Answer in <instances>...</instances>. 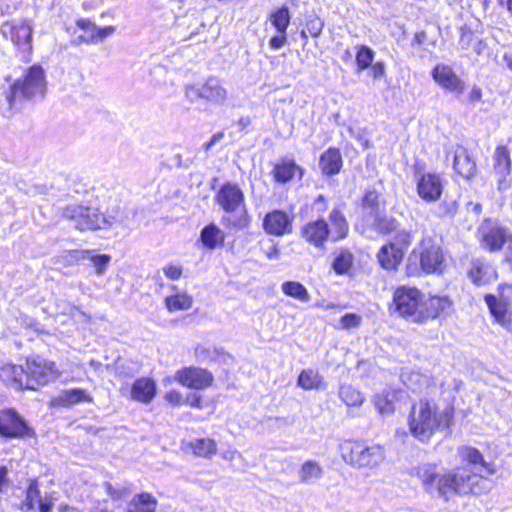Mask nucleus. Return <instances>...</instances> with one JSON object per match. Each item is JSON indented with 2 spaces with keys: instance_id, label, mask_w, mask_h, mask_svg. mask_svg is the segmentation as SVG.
<instances>
[{
  "instance_id": "1",
  "label": "nucleus",
  "mask_w": 512,
  "mask_h": 512,
  "mask_svg": "<svg viewBox=\"0 0 512 512\" xmlns=\"http://www.w3.org/2000/svg\"><path fill=\"white\" fill-rule=\"evenodd\" d=\"M460 457L467 466L450 470L444 474L437 472L431 463L421 464L415 468V474L426 492L437 493L439 498L449 501L453 495L479 493L477 486L486 476L495 473L494 465L484 460L482 454L473 447H461Z\"/></svg>"
},
{
  "instance_id": "2",
  "label": "nucleus",
  "mask_w": 512,
  "mask_h": 512,
  "mask_svg": "<svg viewBox=\"0 0 512 512\" xmlns=\"http://www.w3.org/2000/svg\"><path fill=\"white\" fill-rule=\"evenodd\" d=\"M408 425L414 438L427 443L436 432L450 426V416L447 411H441L435 402L420 399L412 406Z\"/></svg>"
},
{
  "instance_id": "3",
  "label": "nucleus",
  "mask_w": 512,
  "mask_h": 512,
  "mask_svg": "<svg viewBox=\"0 0 512 512\" xmlns=\"http://www.w3.org/2000/svg\"><path fill=\"white\" fill-rule=\"evenodd\" d=\"M216 203L225 211L222 223L229 229L242 230L250 225L245 196L241 188L234 183L224 184L215 195Z\"/></svg>"
},
{
  "instance_id": "4",
  "label": "nucleus",
  "mask_w": 512,
  "mask_h": 512,
  "mask_svg": "<svg viewBox=\"0 0 512 512\" xmlns=\"http://www.w3.org/2000/svg\"><path fill=\"white\" fill-rule=\"evenodd\" d=\"M329 221L332 228L324 219L311 221L304 225L301 230L305 241L316 248L323 249L329 237L336 242L345 238L349 231L347 220L339 209H333L329 214Z\"/></svg>"
},
{
  "instance_id": "5",
  "label": "nucleus",
  "mask_w": 512,
  "mask_h": 512,
  "mask_svg": "<svg viewBox=\"0 0 512 512\" xmlns=\"http://www.w3.org/2000/svg\"><path fill=\"white\" fill-rule=\"evenodd\" d=\"M408 261V275H415L419 270L426 274H432L442 272L445 257L435 239L428 234H423L420 242L412 250Z\"/></svg>"
},
{
  "instance_id": "6",
  "label": "nucleus",
  "mask_w": 512,
  "mask_h": 512,
  "mask_svg": "<svg viewBox=\"0 0 512 512\" xmlns=\"http://www.w3.org/2000/svg\"><path fill=\"white\" fill-rule=\"evenodd\" d=\"M46 85L44 69L40 65L31 66L26 71L23 79L15 81L10 87L9 93L5 96V104L0 106V113L6 117L10 116L17 97L26 99L37 96L43 97Z\"/></svg>"
},
{
  "instance_id": "7",
  "label": "nucleus",
  "mask_w": 512,
  "mask_h": 512,
  "mask_svg": "<svg viewBox=\"0 0 512 512\" xmlns=\"http://www.w3.org/2000/svg\"><path fill=\"white\" fill-rule=\"evenodd\" d=\"M342 459L359 468H374L385 459V449L379 444L366 445L359 441H345L340 446Z\"/></svg>"
},
{
  "instance_id": "8",
  "label": "nucleus",
  "mask_w": 512,
  "mask_h": 512,
  "mask_svg": "<svg viewBox=\"0 0 512 512\" xmlns=\"http://www.w3.org/2000/svg\"><path fill=\"white\" fill-rule=\"evenodd\" d=\"M63 217L80 231L106 229L116 221L115 217L102 215L97 208L71 204L63 209Z\"/></svg>"
},
{
  "instance_id": "9",
  "label": "nucleus",
  "mask_w": 512,
  "mask_h": 512,
  "mask_svg": "<svg viewBox=\"0 0 512 512\" xmlns=\"http://www.w3.org/2000/svg\"><path fill=\"white\" fill-rule=\"evenodd\" d=\"M395 311L414 323H423L424 294L415 287L400 286L393 295Z\"/></svg>"
},
{
  "instance_id": "10",
  "label": "nucleus",
  "mask_w": 512,
  "mask_h": 512,
  "mask_svg": "<svg viewBox=\"0 0 512 512\" xmlns=\"http://www.w3.org/2000/svg\"><path fill=\"white\" fill-rule=\"evenodd\" d=\"M184 95L190 103L205 100L213 105H224L229 93L220 79L210 77L202 85H186Z\"/></svg>"
},
{
  "instance_id": "11",
  "label": "nucleus",
  "mask_w": 512,
  "mask_h": 512,
  "mask_svg": "<svg viewBox=\"0 0 512 512\" xmlns=\"http://www.w3.org/2000/svg\"><path fill=\"white\" fill-rule=\"evenodd\" d=\"M478 236L481 247L490 252L500 251L512 240V235L507 228L489 219L479 226Z\"/></svg>"
},
{
  "instance_id": "12",
  "label": "nucleus",
  "mask_w": 512,
  "mask_h": 512,
  "mask_svg": "<svg viewBox=\"0 0 512 512\" xmlns=\"http://www.w3.org/2000/svg\"><path fill=\"white\" fill-rule=\"evenodd\" d=\"M505 293L512 297V285H505L499 298L487 294L484 300L495 321L502 327L512 330V307Z\"/></svg>"
},
{
  "instance_id": "13",
  "label": "nucleus",
  "mask_w": 512,
  "mask_h": 512,
  "mask_svg": "<svg viewBox=\"0 0 512 512\" xmlns=\"http://www.w3.org/2000/svg\"><path fill=\"white\" fill-rule=\"evenodd\" d=\"M34 435V431L28 426L19 414L12 410L0 411V436L5 438H24Z\"/></svg>"
},
{
  "instance_id": "14",
  "label": "nucleus",
  "mask_w": 512,
  "mask_h": 512,
  "mask_svg": "<svg viewBox=\"0 0 512 512\" xmlns=\"http://www.w3.org/2000/svg\"><path fill=\"white\" fill-rule=\"evenodd\" d=\"M27 378L34 383L35 390L60 376L53 362L39 356L27 360Z\"/></svg>"
},
{
  "instance_id": "15",
  "label": "nucleus",
  "mask_w": 512,
  "mask_h": 512,
  "mask_svg": "<svg viewBox=\"0 0 512 512\" xmlns=\"http://www.w3.org/2000/svg\"><path fill=\"white\" fill-rule=\"evenodd\" d=\"M433 80L447 92L459 97L465 90V82L447 64H437L432 72Z\"/></svg>"
},
{
  "instance_id": "16",
  "label": "nucleus",
  "mask_w": 512,
  "mask_h": 512,
  "mask_svg": "<svg viewBox=\"0 0 512 512\" xmlns=\"http://www.w3.org/2000/svg\"><path fill=\"white\" fill-rule=\"evenodd\" d=\"M175 380L185 387L199 390L211 386L213 375L207 369L190 366L178 370Z\"/></svg>"
},
{
  "instance_id": "17",
  "label": "nucleus",
  "mask_w": 512,
  "mask_h": 512,
  "mask_svg": "<svg viewBox=\"0 0 512 512\" xmlns=\"http://www.w3.org/2000/svg\"><path fill=\"white\" fill-rule=\"evenodd\" d=\"M444 189V181L440 174L424 173L417 181V193L425 202H436Z\"/></svg>"
},
{
  "instance_id": "18",
  "label": "nucleus",
  "mask_w": 512,
  "mask_h": 512,
  "mask_svg": "<svg viewBox=\"0 0 512 512\" xmlns=\"http://www.w3.org/2000/svg\"><path fill=\"white\" fill-rule=\"evenodd\" d=\"M293 218L286 212L274 210L268 213L263 220L264 230L271 235L283 236L292 231Z\"/></svg>"
},
{
  "instance_id": "19",
  "label": "nucleus",
  "mask_w": 512,
  "mask_h": 512,
  "mask_svg": "<svg viewBox=\"0 0 512 512\" xmlns=\"http://www.w3.org/2000/svg\"><path fill=\"white\" fill-rule=\"evenodd\" d=\"M157 387L155 382L146 377L137 379L130 390V399L143 403L149 404L155 397Z\"/></svg>"
},
{
  "instance_id": "20",
  "label": "nucleus",
  "mask_w": 512,
  "mask_h": 512,
  "mask_svg": "<svg viewBox=\"0 0 512 512\" xmlns=\"http://www.w3.org/2000/svg\"><path fill=\"white\" fill-rule=\"evenodd\" d=\"M11 41L19 50L28 54L32 51V27L26 21L10 26Z\"/></svg>"
},
{
  "instance_id": "21",
  "label": "nucleus",
  "mask_w": 512,
  "mask_h": 512,
  "mask_svg": "<svg viewBox=\"0 0 512 512\" xmlns=\"http://www.w3.org/2000/svg\"><path fill=\"white\" fill-rule=\"evenodd\" d=\"M0 378L19 388L35 390L34 383L27 378V370L25 371L21 366L14 364L3 366L0 370Z\"/></svg>"
},
{
  "instance_id": "22",
  "label": "nucleus",
  "mask_w": 512,
  "mask_h": 512,
  "mask_svg": "<svg viewBox=\"0 0 512 512\" xmlns=\"http://www.w3.org/2000/svg\"><path fill=\"white\" fill-rule=\"evenodd\" d=\"M453 167L465 179H471L476 173L475 161L462 146L457 147L455 150Z\"/></svg>"
},
{
  "instance_id": "23",
  "label": "nucleus",
  "mask_w": 512,
  "mask_h": 512,
  "mask_svg": "<svg viewBox=\"0 0 512 512\" xmlns=\"http://www.w3.org/2000/svg\"><path fill=\"white\" fill-rule=\"evenodd\" d=\"M452 302L448 297H430L424 296V305L422 306L423 323L428 319L437 318L441 313L451 308Z\"/></svg>"
},
{
  "instance_id": "24",
  "label": "nucleus",
  "mask_w": 512,
  "mask_h": 512,
  "mask_svg": "<svg viewBox=\"0 0 512 512\" xmlns=\"http://www.w3.org/2000/svg\"><path fill=\"white\" fill-rule=\"evenodd\" d=\"M495 269L488 263L475 260L469 271V277L477 286L486 285L496 279Z\"/></svg>"
},
{
  "instance_id": "25",
  "label": "nucleus",
  "mask_w": 512,
  "mask_h": 512,
  "mask_svg": "<svg viewBox=\"0 0 512 512\" xmlns=\"http://www.w3.org/2000/svg\"><path fill=\"white\" fill-rule=\"evenodd\" d=\"M272 174L276 182L284 184L296 176L301 178L303 169L292 160H283L274 166Z\"/></svg>"
},
{
  "instance_id": "26",
  "label": "nucleus",
  "mask_w": 512,
  "mask_h": 512,
  "mask_svg": "<svg viewBox=\"0 0 512 512\" xmlns=\"http://www.w3.org/2000/svg\"><path fill=\"white\" fill-rule=\"evenodd\" d=\"M92 398L86 393L85 390L74 388L61 391L56 397L51 400V406H71L81 402H91Z\"/></svg>"
},
{
  "instance_id": "27",
  "label": "nucleus",
  "mask_w": 512,
  "mask_h": 512,
  "mask_svg": "<svg viewBox=\"0 0 512 512\" xmlns=\"http://www.w3.org/2000/svg\"><path fill=\"white\" fill-rule=\"evenodd\" d=\"M377 258L381 267L388 271L396 270L403 260L401 250L389 244L381 247Z\"/></svg>"
},
{
  "instance_id": "28",
  "label": "nucleus",
  "mask_w": 512,
  "mask_h": 512,
  "mask_svg": "<svg viewBox=\"0 0 512 512\" xmlns=\"http://www.w3.org/2000/svg\"><path fill=\"white\" fill-rule=\"evenodd\" d=\"M319 166L323 174L331 176L338 174L342 167V157L338 149L329 148L325 151L319 161Z\"/></svg>"
},
{
  "instance_id": "29",
  "label": "nucleus",
  "mask_w": 512,
  "mask_h": 512,
  "mask_svg": "<svg viewBox=\"0 0 512 512\" xmlns=\"http://www.w3.org/2000/svg\"><path fill=\"white\" fill-rule=\"evenodd\" d=\"M200 240L204 247L209 250H214L224 245L225 233L217 225L212 223L202 229Z\"/></svg>"
},
{
  "instance_id": "30",
  "label": "nucleus",
  "mask_w": 512,
  "mask_h": 512,
  "mask_svg": "<svg viewBox=\"0 0 512 512\" xmlns=\"http://www.w3.org/2000/svg\"><path fill=\"white\" fill-rule=\"evenodd\" d=\"M297 385L304 390H321L326 386L323 376L312 368L301 371L297 379Z\"/></svg>"
},
{
  "instance_id": "31",
  "label": "nucleus",
  "mask_w": 512,
  "mask_h": 512,
  "mask_svg": "<svg viewBox=\"0 0 512 512\" xmlns=\"http://www.w3.org/2000/svg\"><path fill=\"white\" fill-rule=\"evenodd\" d=\"M157 500L150 493L135 495L128 505L127 512H156Z\"/></svg>"
},
{
  "instance_id": "32",
  "label": "nucleus",
  "mask_w": 512,
  "mask_h": 512,
  "mask_svg": "<svg viewBox=\"0 0 512 512\" xmlns=\"http://www.w3.org/2000/svg\"><path fill=\"white\" fill-rule=\"evenodd\" d=\"M494 171L500 178H505L511 171L510 152L506 146H498L494 152Z\"/></svg>"
},
{
  "instance_id": "33",
  "label": "nucleus",
  "mask_w": 512,
  "mask_h": 512,
  "mask_svg": "<svg viewBox=\"0 0 512 512\" xmlns=\"http://www.w3.org/2000/svg\"><path fill=\"white\" fill-rule=\"evenodd\" d=\"M397 392L392 389H385L374 397V404L382 415H389L394 412V403L397 400Z\"/></svg>"
},
{
  "instance_id": "34",
  "label": "nucleus",
  "mask_w": 512,
  "mask_h": 512,
  "mask_svg": "<svg viewBox=\"0 0 512 512\" xmlns=\"http://www.w3.org/2000/svg\"><path fill=\"white\" fill-rule=\"evenodd\" d=\"M291 19L290 11L287 6H282L269 15V20L277 33H285Z\"/></svg>"
},
{
  "instance_id": "35",
  "label": "nucleus",
  "mask_w": 512,
  "mask_h": 512,
  "mask_svg": "<svg viewBox=\"0 0 512 512\" xmlns=\"http://www.w3.org/2000/svg\"><path fill=\"white\" fill-rule=\"evenodd\" d=\"M339 397L349 407H359L365 400L362 393L351 385H342L339 390Z\"/></svg>"
},
{
  "instance_id": "36",
  "label": "nucleus",
  "mask_w": 512,
  "mask_h": 512,
  "mask_svg": "<svg viewBox=\"0 0 512 512\" xmlns=\"http://www.w3.org/2000/svg\"><path fill=\"white\" fill-rule=\"evenodd\" d=\"M195 455L200 457H211L216 454L217 444L210 438L196 439L190 444Z\"/></svg>"
},
{
  "instance_id": "37",
  "label": "nucleus",
  "mask_w": 512,
  "mask_h": 512,
  "mask_svg": "<svg viewBox=\"0 0 512 512\" xmlns=\"http://www.w3.org/2000/svg\"><path fill=\"white\" fill-rule=\"evenodd\" d=\"M192 303V297L186 293H176L175 295L169 296L165 299L166 308L170 312L188 310L191 308Z\"/></svg>"
},
{
  "instance_id": "38",
  "label": "nucleus",
  "mask_w": 512,
  "mask_h": 512,
  "mask_svg": "<svg viewBox=\"0 0 512 512\" xmlns=\"http://www.w3.org/2000/svg\"><path fill=\"white\" fill-rule=\"evenodd\" d=\"M81 254L83 259H89L92 262L99 276H102L106 272L111 262V256L106 254H94L91 250L81 251Z\"/></svg>"
},
{
  "instance_id": "39",
  "label": "nucleus",
  "mask_w": 512,
  "mask_h": 512,
  "mask_svg": "<svg viewBox=\"0 0 512 512\" xmlns=\"http://www.w3.org/2000/svg\"><path fill=\"white\" fill-rule=\"evenodd\" d=\"M375 57V52L373 49L366 45L357 46L356 52V67L358 72H362L368 69L372 64Z\"/></svg>"
},
{
  "instance_id": "40",
  "label": "nucleus",
  "mask_w": 512,
  "mask_h": 512,
  "mask_svg": "<svg viewBox=\"0 0 512 512\" xmlns=\"http://www.w3.org/2000/svg\"><path fill=\"white\" fill-rule=\"evenodd\" d=\"M282 291L285 295L295 298L301 302H307L310 299L307 289L299 282L287 281L282 284Z\"/></svg>"
},
{
  "instance_id": "41",
  "label": "nucleus",
  "mask_w": 512,
  "mask_h": 512,
  "mask_svg": "<svg viewBox=\"0 0 512 512\" xmlns=\"http://www.w3.org/2000/svg\"><path fill=\"white\" fill-rule=\"evenodd\" d=\"M322 475V468L316 461H306L300 471L299 476L303 482H310L319 479Z\"/></svg>"
},
{
  "instance_id": "42",
  "label": "nucleus",
  "mask_w": 512,
  "mask_h": 512,
  "mask_svg": "<svg viewBox=\"0 0 512 512\" xmlns=\"http://www.w3.org/2000/svg\"><path fill=\"white\" fill-rule=\"evenodd\" d=\"M353 264V255L347 251L342 250L333 261L332 267L337 274H346L349 272Z\"/></svg>"
},
{
  "instance_id": "43",
  "label": "nucleus",
  "mask_w": 512,
  "mask_h": 512,
  "mask_svg": "<svg viewBox=\"0 0 512 512\" xmlns=\"http://www.w3.org/2000/svg\"><path fill=\"white\" fill-rule=\"evenodd\" d=\"M413 234L411 231L402 229L398 230L393 240L388 243L389 245H393L396 249H400L402 252V256L404 257L405 251L409 248L413 241Z\"/></svg>"
},
{
  "instance_id": "44",
  "label": "nucleus",
  "mask_w": 512,
  "mask_h": 512,
  "mask_svg": "<svg viewBox=\"0 0 512 512\" xmlns=\"http://www.w3.org/2000/svg\"><path fill=\"white\" fill-rule=\"evenodd\" d=\"M324 27V22L319 17H311L306 22V30H302L301 36L306 38V32H308L312 37H318L322 29Z\"/></svg>"
},
{
  "instance_id": "45",
  "label": "nucleus",
  "mask_w": 512,
  "mask_h": 512,
  "mask_svg": "<svg viewBox=\"0 0 512 512\" xmlns=\"http://www.w3.org/2000/svg\"><path fill=\"white\" fill-rule=\"evenodd\" d=\"M397 221L391 217H377L375 220L376 229L382 234H389L397 228Z\"/></svg>"
},
{
  "instance_id": "46",
  "label": "nucleus",
  "mask_w": 512,
  "mask_h": 512,
  "mask_svg": "<svg viewBox=\"0 0 512 512\" xmlns=\"http://www.w3.org/2000/svg\"><path fill=\"white\" fill-rule=\"evenodd\" d=\"M41 500L37 482L32 480L27 490L26 502L29 509H34Z\"/></svg>"
},
{
  "instance_id": "47",
  "label": "nucleus",
  "mask_w": 512,
  "mask_h": 512,
  "mask_svg": "<svg viewBox=\"0 0 512 512\" xmlns=\"http://www.w3.org/2000/svg\"><path fill=\"white\" fill-rule=\"evenodd\" d=\"M261 250L269 260H277L280 257V251L272 240L261 242Z\"/></svg>"
},
{
  "instance_id": "48",
  "label": "nucleus",
  "mask_w": 512,
  "mask_h": 512,
  "mask_svg": "<svg viewBox=\"0 0 512 512\" xmlns=\"http://www.w3.org/2000/svg\"><path fill=\"white\" fill-rule=\"evenodd\" d=\"M361 316L354 314V313H348L345 314L340 319V328L342 329H351V328H357L361 324Z\"/></svg>"
},
{
  "instance_id": "49",
  "label": "nucleus",
  "mask_w": 512,
  "mask_h": 512,
  "mask_svg": "<svg viewBox=\"0 0 512 512\" xmlns=\"http://www.w3.org/2000/svg\"><path fill=\"white\" fill-rule=\"evenodd\" d=\"M92 28L96 31V36L92 35V42L102 41L106 37L111 36L115 31L113 26L98 27L95 25Z\"/></svg>"
},
{
  "instance_id": "50",
  "label": "nucleus",
  "mask_w": 512,
  "mask_h": 512,
  "mask_svg": "<svg viewBox=\"0 0 512 512\" xmlns=\"http://www.w3.org/2000/svg\"><path fill=\"white\" fill-rule=\"evenodd\" d=\"M369 68L373 79L377 80L385 76L386 66L383 61L375 62Z\"/></svg>"
},
{
  "instance_id": "51",
  "label": "nucleus",
  "mask_w": 512,
  "mask_h": 512,
  "mask_svg": "<svg viewBox=\"0 0 512 512\" xmlns=\"http://www.w3.org/2000/svg\"><path fill=\"white\" fill-rule=\"evenodd\" d=\"M163 272L167 278L171 280H177L182 275V268L178 265H167L163 268Z\"/></svg>"
},
{
  "instance_id": "52",
  "label": "nucleus",
  "mask_w": 512,
  "mask_h": 512,
  "mask_svg": "<svg viewBox=\"0 0 512 512\" xmlns=\"http://www.w3.org/2000/svg\"><path fill=\"white\" fill-rule=\"evenodd\" d=\"M286 42H287L286 32L278 33L277 35L273 36L270 39L269 45H270L271 49L277 50V49L283 47L286 44Z\"/></svg>"
},
{
  "instance_id": "53",
  "label": "nucleus",
  "mask_w": 512,
  "mask_h": 512,
  "mask_svg": "<svg viewBox=\"0 0 512 512\" xmlns=\"http://www.w3.org/2000/svg\"><path fill=\"white\" fill-rule=\"evenodd\" d=\"M379 202V195L375 191H368L366 192L363 203L365 206L374 208L378 205Z\"/></svg>"
},
{
  "instance_id": "54",
  "label": "nucleus",
  "mask_w": 512,
  "mask_h": 512,
  "mask_svg": "<svg viewBox=\"0 0 512 512\" xmlns=\"http://www.w3.org/2000/svg\"><path fill=\"white\" fill-rule=\"evenodd\" d=\"M70 316L74 319V321L79 323L90 321V316L85 312L81 311L78 307L71 308Z\"/></svg>"
},
{
  "instance_id": "55",
  "label": "nucleus",
  "mask_w": 512,
  "mask_h": 512,
  "mask_svg": "<svg viewBox=\"0 0 512 512\" xmlns=\"http://www.w3.org/2000/svg\"><path fill=\"white\" fill-rule=\"evenodd\" d=\"M446 215L453 216L458 210V203L456 200H445L440 206Z\"/></svg>"
},
{
  "instance_id": "56",
  "label": "nucleus",
  "mask_w": 512,
  "mask_h": 512,
  "mask_svg": "<svg viewBox=\"0 0 512 512\" xmlns=\"http://www.w3.org/2000/svg\"><path fill=\"white\" fill-rule=\"evenodd\" d=\"M165 399L175 406H178L182 403V395L180 392L176 390L167 392L165 395Z\"/></svg>"
},
{
  "instance_id": "57",
  "label": "nucleus",
  "mask_w": 512,
  "mask_h": 512,
  "mask_svg": "<svg viewBox=\"0 0 512 512\" xmlns=\"http://www.w3.org/2000/svg\"><path fill=\"white\" fill-rule=\"evenodd\" d=\"M185 402L189 404L191 407L201 408L202 407V400L201 396L198 394H191L189 395Z\"/></svg>"
},
{
  "instance_id": "58",
  "label": "nucleus",
  "mask_w": 512,
  "mask_h": 512,
  "mask_svg": "<svg viewBox=\"0 0 512 512\" xmlns=\"http://www.w3.org/2000/svg\"><path fill=\"white\" fill-rule=\"evenodd\" d=\"M468 98L471 102H479L482 98V90L478 86H473Z\"/></svg>"
},
{
  "instance_id": "59",
  "label": "nucleus",
  "mask_w": 512,
  "mask_h": 512,
  "mask_svg": "<svg viewBox=\"0 0 512 512\" xmlns=\"http://www.w3.org/2000/svg\"><path fill=\"white\" fill-rule=\"evenodd\" d=\"M36 506L38 507L39 512H50L51 507H52V502L40 500Z\"/></svg>"
},
{
  "instance_id": "60",
  "label": "nucleus",
  "mask_w": 512,
  "mask_h": 512,
  "mask_svg": "<svg viewBox=\"0 0 512 512\" xmlns=\"http://www.w3.org/2000/svg\"><path fill=\"white\" fill-rule=\"evenodd\" d=\"M77 26L80 27L81 29L87 31L88 28H92V27H95V24L92 23L91 21L89 20H86V19H81L77 22Z\"/></svg>"
},
{
  "instance_id": "61",
  "label": "nucleus",
  "mask_w": 512,
  "mask_h": 512,
  "mask_svg": "<svg viewBox=\"0 0 512 512\" xmlns=\"http://www.w3.org/2000/svg\"><path fill=\"white\" fill-rule=\"evenodd\" d=\"M21 325L25 327H31L33 324V320L28 317L27 315H21L20 316Z\"/></svg>"
},
{
  "instance_id": "62",
  "label": "nucleus",
  "mask_w": 512,
  "mask_h": 512,
  "mask_svg": "<svg viewBox=\"0 0 512 512\" xmlns=\"http://www.w3.org/2000/svg\"><path fill=\"white\" fill-rule=\"evenodd\" d=\"M472 206V211L479 215L482 212V205L479 203H470Z\"/></svg>"
},
{
  "instance_id": "63",
  "label": "nucleus",
  "mask_w": 512,
  "mask_h": 512,
  "mask_svg": "<svg viewBox=\"0 0 512 512\" xmlns=\"http://www.w3.org/2000/svg\"><path fill=\"white\" fill-rule=\"evenodd\" d=\"M506 259L512 265V240L510 241V243L508 245V250H507V253H506Z\"/></svg>"
},
{
  "instance_id": "64",
  "label": "nucleus",
  "mask_w": 512,
  "mask_h": 512,
  "mask_svg": "<svg viewBox=\"0 0 512 512\" xmlns=\"http://www.w3.org/2000/svg\"><path fill=\"white\" fill-rule=\"evenodd\" d=\"M503 58L506 65L512 70V54H505Z\"/></svg>"
}]
</instances>
